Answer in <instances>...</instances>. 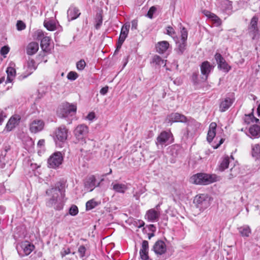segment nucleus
Listing matches in <instances>:
<instances>
[{
  "mask_svg": "<svg viewBox=\"0 0 260 260\" xmlns=\"http://www.w3.org/2000/svg\"><path fill=\"white\" fill-rule=\"evenodd\" d=\"M6 117V115L3 111H0V125L2 124L4 119Z\"/></svg>",
  "mask_w": 260,
  "mask_h": 260,
  "instance_id": "nucleus-57",
  "label": "nucleus"
},
{
  "mask_svg": "<svg viewBox=\"0 0 260 260\" xmlns=\"http://www.w3.org/2000/svg\"><path fill=\"white\" fill-rule=\"evenodd\" d=\"M71 253L70 248H63L61 251H60V255L62 257H63L66 255L69 254Z\"/></svg>",
  "mask_w": 260,
  "mask_h": 260,
  "instance_id": "nucleus-54",
  "label": "nucleus"
},
{
  "mask_svg": "<svg viewBox=\"0 0 260 260\" xmlns=\"http://www.w3.org/2000/svg\"><path fill=\"white\" fill-rule=\"evenodd\" d=\"M148 229L150 231L153 233L156 231V228L153 224H149L148 225Z\"/></svg>",
  "mask_w": 260,
  "mask_h": 260,
  "instance_id": "nucleus-63",
  "label": "nucleus"
},
{
  "mask_svg": "<svg viewBox=\"0 0 260 260\" xmlns=\"http://www.w3.org/2000/svg\"><path fill=\"white\" fill-rule=\"evenodd\" d=\"M217 26H219L221 24V19L214 13L211 15L210 18Z\"/></svg>",
  "mask_w": 260,
  "mask_h": 260,
  "instance_id": "nucleus-47",
  "label": "nucleus"
},
{
  "mask_svg": "<svg viewBox=\"0 0 260 260\" xmlns=\"http://www.w3.org/2000/svg\"><path fill=\"white\" fill-rule=\"evenodd\" d=\"M217 177L214 174L206 173H197L192 176L190 178V182L195 184L207 185L216 182Z\"/></svg>",
  "mask_w": 260,
  "mask_h": 260,
  "instance_id": "nucleus-2",
  "label": "nucleus"
},
{
  "mask_svg": "<svg viewBox=\"0 0 260 260\" xmlns=\"http://www.w3.org/2000/svg\"><path fill=\"white\" fill-rule=\"evenodd\" d=\"M152 62L153 64H155V66H166L165 61L164 59H162L161 58L157 55L153 56Z\"/></svg>",
  "mask_w": 260,
  "mask_h": 260,
  "instance_id": "nucleus-35",
  "label": "nucleus"
},
{
  "mask_svg": "<svg viewBox=\"0 0 260 260\" xmlns=\"http://www.w3.org/2000/svg\"><path fill=\"white\" fill-rule=\"evenodd\" d=\"M224 139H221L219 142V143L216 145H213L212 147L214 148V149H217L224 142Z\"/></svg>",
  "mask_w": 260,
  "mask_h": 260,
  "instance_id": "nucleus-62",
  "label": "nucleus"
},
{
  "mask_svg": "<svg viewBox=\"0 0 260 260\" xmlns=\"http://www.w3.org/2000/svg\"><path fill=\"white\" fill-rule=\"evenodd\" d=\"M203 13H204V14L205 16H206L209 18H210V17H211V15H212V14H213V13H211L210 11H208L207 10H204L203 11Z\"/></svg>",
  "mask_w": 260,
  "mask_h": 260,
  "instance_id": "nucleus-61",
  "label": "nucleus"
},
{
  "mask_svg": "<svg viewBox=\"0 0 260 260\" xmlns=\"http://www.w3.org/2000/svg\"><path fill=\"white\" fill-rule=\"evenodd\" d=\"M229 165V158L228 156H225L222 158L221 162L219 166V170L220 171H223L228 168Z\"/></svg>",
  "mask_w": 260,
  "mask_h": 260,
  "instance_id": "nucleus-37",
  "label": "nucleus"
},
{
  "mask_svg": "<svg viewBox=\"0 0 260 260\" xmlns=\"http://www.w3.org/2000/svg\"><path fill=\"white\" fill-rule=\"evenodd\" d=\"M160 216V212L156 211L154 209L148 210L145 214V218L148 221L155 222L157 221Z\"/></svg>",
  "mask_w": 260,
  "mask_h": 260,
  "instance_id": "nucleus-16",
  "label": "nucleus"
},
{
  "mask_svg": "<svg viewBox=\"0 0 260 260\" xmlns=\"http://www.w3.org/2000/svg\"><path fill=\"white\" fill-rule=\"evenodd\" d=\"M63 157L60 152H55L48 159V167L50 168L56 169L62 162Z\"/></svg>",
  "mask_w": 260,
  "mask_h": 260,
  "instance_id": "nucleus-7",
  "label": "nucleus"
},
{
  "mask_svg": "<svg viewBox=\"0 0 260 260\" xmlns=\"http://www.w3.org/2000/svg\"><path fill=\"white\" fill-rule=\"evenodd\" d=\"M198 208L206 209L209 205V198L207 194H200L197 195L193 201Z\"/></svg>",
  "mask_w": 260,
  "mask_h": 260,
  "instance_id": "nucleus-8",
  "label": "nucleus"
},
{
  "mask_svg": "<svg viewBox=\"0 0 260 260\" xmlns=\"http://www.w3.org/2000/svg\"><path fill=\"white\" fill-rule=\"evenodd\" d=\"M258 21V17L255 15L251 19L250 24L248 25V29H256L258 28L257 23Z\"/></svg>",
  "mask_w": 260,
  "mask_h": 260,
  "instance_id": "nucleus-38",
  "label": "nucleus"
},
{
  "mask_svg": "<svg viewBox=\"0 0 260 260\" xmlns=\"http://www.w3.org/2000/svg\"><path fill=\"white\" fill-rule=\"evenodd\" d=\"M246 116H247L248 118L245 119V121L247 123H249L250 122L257 123L259 121V119L255 118L252 113L246 115Z\"/></svg>",
  "mask_w": 260,
  "mask_h": 260,
  "instance_id": "nucleus-42",
  "label": "nucleus"
},
{
  "mask_svg": "<svg viewBox=\"0 0 260 260\" xmlns=\"http://www.w3.org/2000/svg\"><path fill=\"white\" fill-rule=\"evenodd\" d=\"M44 126V122L43 120L36 119L33 120L29 125V129L31 133H37L41 131Z\"/></svg>",
  "mask_w": 260,
  "mask_h": 260,
  "instance_id": "nucleus-15",
  "label": "nucleus"
},
{
  "mask_svg": "<svg viewBox=\"0 0 260 260\" xmlns=\"http://www.w3.org/2000/svg\"><path fill=\"white\" fill-rule=\"evenodd\" d=\"M9 51L10 48L8 46H5L1 48L0 52L1 55L5 57L6 55L9 53Z\"/></svg>",
  "mask_w": 260,
  "mask_h": 260,
  "instance_id": "nucleus-52",
  "label": "nucleus"
},
{
  "mask_svg": "<svg viewBox=\"0 0 260 260\" xmlns=\"http://www.w3.org/2000/svg\"><path fill=\"white\" fill-rule=\"evenodd\" d=\"M199 73L198 72L193 73L191 76V81L193 82L194 84H197L199 83Z\"/></svg>",
  "mask_w": 260,
  "mask_h": 260,
  "instance_id": "nucleus-51",
  "label": "nucleus"
},
{
  "mask_svg": "<svg viewBox=\"0 0 260 260\" xmlns=\"http://www.w3.org/2000/svg\"><path fill=\"white\" fill-rule=\"evenodd\" d=\"M16 27L18 30H22L26 28L25 24L21 20H18L17 22Z\"/></svg>",
  "mask_w": 260,
  "mask_h": 260,
  "instance_id": "nucleus-49",
  "label": "nucleus"
},
{
  "mask_svg": "<svg viewBox=\"0 0 260 260\" xmlns=\"http://www.w3.org/2000/svg\"><path fill=\"white\" fill-rule=\"evenodd\" d=\"M84 146L80 149L81 152L83 151H90L93 150V149L95 147L96 142L95 141L92 139H84V141H83L81 142Z\"/></svg>",
  "mask_w": 260,
  "mask_h": 260,
  "instance_id": "nucleus-19",
  "label": "nucleus"
},
{
  "mask_svg": "<svg viewBox=\"0 0 260 260\" xmlns=\"http://www.w3.org/2000/svg\"><path fill=\"white\" fill-rule=\"evenodd\" d=\"M95 20L96 22L95 27L96 29H98L101 27L103 22V17L101 12L96 14Z\"/></svg>",
  "mask_w": 260,
  "mask_h": 260,
  "instance_id": "nucleus-40",
  "label": "nucleus"
},
{
  "mask_svg": "<svg viewBox=\"0 0 260 260\" xmlns=\"http://www.w3.org/2000/svg\"><path fill=\"white\" fill-rule=\"evenodd\" d=\"M108 89H109V87L108 86H106L103 87L100 90V93L102 95H106L108 91Z\"/></svg>",
  "mask_w": 260,
  "mask_h": 260,
  "instance_id": "nucleus-55",
  "label": "nucleus"
},
{
  "mask_svg": "<svg viewBox=\"0 0 260 260\" xmlns=\"http://www.w3.org/2000/svg\"><path fill=\"white\" fill-rule=\"evenodd\" d=\"M129 27L130 24L129 23H126L122 26L119 37V39L121 42L122 41H125L128 35Z\"/></svg>",
  "mask_w": 260,
  "mask_h": 260,
  "instance_id": "nucleus-26",
  "label": "nucleus"
},
{
  "mask_svg": "<svg viewBox=\"0 0 260 260\" xmlns=\"http://www.w3.org/2000/svg\"><path fill=\"white\" fill-rule=\"evenodd\" d=\"M88 132V127L84 124H81L78 125L75 128L74 133L78 142H82L86 139Z\"/></svg>",
  "mask_w": 260,
  "mask_h": 260,
  "instance_id": "nucleus-6",
  "label": "nucleus"
},
{
  "mask_svg": "<svg viewBox=\"0 0 260 260\" xmlns=\"http://www.w3.org/2000/svg\"><path fill=\"white\" fill-rule=\"evenodd\" d=\"M101 204L100 202L95 201L94 199H91L87 201L86 203V210H90Z\"/></svg>",
  "mask_w": 260,
  "mask_h": 260,
  "instance_id": "nucleus-34",
  "label": "nucleus"
},
{
  "mask_svg": "<svg viewBox=\"0 0 260 260\" xmlns=\"http://www.w3.org/2000/svg\"><path fill=\"white\" fill-rule=\"evenodd\" d=\"M39 50V44L35 42L29 43L26 47V53L29 55L35 54Z\"/></svg>",
  "mask_w": 260,
  "mask_h": 260,
  "instance_id": "nucleus-25",
  "label": "nucleus"
},
{
  "mask_svg": "<svg viewBox=\"0 0 260 260\" xmlns=\"http://www.w3.org/2000/svg\"><path fill=\"white\" fill-rule=\"evenodd\" d=\"M138 26V21L137 20H133L132 21V27L131 29L132 30L133 29H136L137 28Z\"/></svg>",
  "mask_w": 260,
  "mask_h": 260,
  "instance_id": "nucleus-58",
  "label": "nucleus"
},
{
  "mask_svg": "<svg viewBox=\"0 0 260 260\" xmlns=\"http://www.w3.org/2000/svg\"><path fill=\"white\" fill-rule=\"evenodd\" d=\"M248 34L251 37L252 40H254L257 38H259V29L258 28L256 29H248Z\"/></svg>",
  "mask_w": 260,
  "mask_h": 260,
  "instance_id": "nucleus-41",
  "label": "nucleus"
},
{
  "mask_svg": "<svg viewBox=\"0 0 260 260\" xmlns=\"http://www.w3.org/2000/svg\"><path fill=\"white\" fill-rule=\"evenodd\" d=\"M44 26L50 31H52L56 29L55 24L52 21L44 22Z\"/></svg>",
  "mask_w": 260,
  "mask_h": 260,
  "instance_id": "nucleus-43",
  "label": "nucleus"
},
{
  "mask_svg": "<svg viewBox=\"0 0 260 260\" xmlns=\"http://www.w3.org/2000/svg\"><path fill=\"white\" fill-rule=\"evenodd\" d=\"M156 10L157 9L156 8V7H155L154 6L151 7L149 9V11H148V13L147 14V16L148 18H149L150 19H152L153 18V15L155 13V12L156 11Z\"/></svg>",
  "mask_w": 260,
  "mask_h": 260,
  "instance_id": "nucleus-50",
  "label": "nucleus"
},
{
  "mask_svg": "<svg viewBox=\"0 0 260 260\" xmlns=\"http://www.w3.org/2000/svg\"><path fill=\"white\" fill-rule=\"evenodd\" d=\"M214 68V67L208 61H204L201 63L200 69L202 77L201 78L202 81H206L207 80L209 74L213 70Z\"/></svg>",
  "mask_w": 260,
  "mask_h": 260,
  "instance_id": "nucleus-10",
  "label": "nucleus"
},
{
  "mask_svg": "<svg viewBox=\"0 0 260 260\" xmlns=\"http://www.w3.org/2000/svg\"><path fill=\"white\" fill-rule=\"evenodd\" d=\"M235 101V93H227L225 97L219 100V111L220 112H225L232 106Z\"/></svg>",
  "mask_w": 260,
  "mask_h": 260,
  "instance_id": "nucleus-5",
  "label": "nucleus"
},
{
  "mask_svg": "<svg viewBox=\"0 0 260 260\" xmlns=\"http://www.w3.org/2000/svg\"><path fill=\"white\" fill-rule=\"evenodd\" d=\"M21 247L25 255H29L35 248V246L28 242L23 243Z\"/></svg>",
  "mask_w": 260,
  "mask_h": 260,
  "instance_id": "nucleus-28",
  "label": "nucleus"
},
{
  "mask_svg": "<svg viewBox=\"0 0 260 260\" xmlns=\"http://www.w3.org/2000/svg\"><path fill=\"white\" fill-rule=\"evenodd\" d=\"M36 34L37 36V38L38 39H41L43 38L44 36V33L42 30H38L36 32Z\"/></svg>",
  "mask_w": 260,
  "mask_h": 260,
  "instance_id": "nucleus-60",
  "label": "nucleus"
},
{
  "mask_svg": "<svg viewBox=\"0 0 260 260\" xmlns=\"http://www.w3.org/2000/svg\"><path fill=\"white\" fill-rule=\"evenodd\" d=\"M216 126L217 125L215 122H211L209 125L207 136V140L209 143L212 141L216 135Z\"/></svg>",
  "mask_w": 260,
  "mask_h": 260,
  "instance_id": "nucleus-23",
  "label": "nucleus"
},
{
  "mask_svg": "<svg viewBox=\"0 0 260 260\" xmlns=\"http://www.w3.org/2000/svg\"><path fill=\"white\" fill-rule=\"evenodd\" d=\"M86 248L84 245H81L79 247L78 252L79 253L80 257L83 258L85 256Z\"/></svg>",
  "mask_w": 260,
  "mask_h": 260,
  "instance_id": "nucleus-48",
  "label": "nucleus"
},
{
  "mask_svg": "<svg viewBox=\"0 0 260 260\" xmlns=\"http://www.w3.org/2000/svg\"><path fill=\"white\" fill-rule=\"evenodd\" d=\"M68 130L64 126H60L56 129L54 133V140L61 142H64L68 137Z\"/></svg>",
  "mask_w": 260,
  "mask_h": 260,
  "instance_id": "nucleus-11",
  "label": "nucleus"
},
{
  "mask_svg": "<svg viewBox=\"0 0 260 260\" xmlns=\"http://www.w3.org/2000/svg\"><path fill=\"white\" fill-rule=\"evenodd\" d=\"M180 33H181V41L182 42H186L188 37V32L187 29L180 24Z\"/></svg>",
  "mask_w": 260,
  "mask_h": 260,
  "instance_id": "nucleus-39",
  "label": "nucleus"
},
{
  "mask_svg": "<svg viewBox=\"0 0 260 260\" xmlns=\"http://www.w3.org/2000/svg\"><path fill=\"white\" fill-rule=\"evenodd\" d=\"M86 62L83 59H81L76 63V67L78 70L82 71L86 66Z\"/></svg>",
  "mask_w": 260,
  "mask_h": 260,
  "instance_id": "nucleus-44",
  "label": "nucleus"
},
{
  "mask_svg": "<svg viewBox=\"0 0 260 260\" xmlns=\"http://www.w3.org/2000/svg\"><path fill=\"white\" fill-rule=\"evenodd\" d=\"M214 57L217 63L218 68L225 73L229 72L231 69V67L228 64L222 55L220 53H216Z\"/></svg>",
  "mask_w": 260,
  "mask_h": 260,
  "instance_id": "nucleus-12",
  "label": "nucleus"
},
{
  "mask_svg": "<svg viewBox=\"0 0 260 260\" xmlns=\"http://www.w3.org/2000/svg\"><path fill=\"white\" fill-rule=\"evenodd\" d=\"M252 156L256 159L260 158V145L255 144L252 148Z\"/></svg>",
  "mask_w": 260,
  "mask_h": 260,
  "instance_id": "nucleus-36",
  "label": "nucleus"
},
{
  "mask_svg": "<svg viewBox=\"0 0 260 260\" xmlns=\"http://www.w3.org/2000/svg\"><path fill=\"white\" fill-rule=\"evenodd\" d=\"M67 14L69 21H72L77 19L81 13L77 8L72 6L68 9Z\"/></svg>",
  "mask_w": 260,
  "mask_h": 260,
  "instance_id": "nucleus-20",
  "label": "nucleus"
},
{
  "mask_svg": "<svg viewBox=\"0 0 260 260\" xmlns=\"http://www.w3.org/2000/svg\"><path fill=\"white\" fill-rule=\"evenodd\" d=\"M238 230L241 235L243 237H248L251 233L250 228L247 225H244L239 228Z\"/></svg>",
  "mask_w": 260,
  "mask_h": 260,
  "instance_id": "nucleus-31",
  "label": "nucleus"
},
{
  "mask_svg": "<svg viewBox=\"0 0 260 260\" xmlns=\"http://www.w3.org/2000/svg\"><path fill=\"white\" fill-rule=\"evenodd\" d=\"M84 187L89 191H92L95 187L100 185V182H97L94 175L87 177L84 180Z\"/></svg>",
  "mask_w": 260,
  "mask_h": 260,
  "instance_id": "nucleus-14",
  "label": "nucleus"
},
{
  "mask_svg": "<svg viewBox=\"0 0 260 260\" xmlns=\"http://www.w3.org/2000/svg\"><path fill=\"white\" fill-rule=\"evenodd\" d=\"M7 77L6 83H11L13 81L16 76V70L12 67H9L6 70Z\"/></svg>",
  "mask_w": 260,
  "mask_h": 260,
  "instance_id": "nucleus-27",
  "label": "nucleus"
},
{
  "mask_svg": "<svg viewBox=\"0 0 260 260\" xmlns=\"http://www.w3.org/2000/svg\"><path fill=\"white\" fill-rule=\"evenodd\" d=\"M77 111L76 105L69 103H62L59 108L57 112L61 117H67L69 116H73Z\"/></svg>",
  "mask_w": 260,
  "mask_h": 260,
  "instance_id": "nucleus-4",
  "label": "nucleus"
},
{
  "mask_svg": "<svg viewBox=\"0 0 260 260\" xmlns=\"http://www.w3.org/2000/svg\"><path fill=\"white\" fill-rule=\"evenodd\" d=\"M249 135L248 136L252 139L260 137V126L257 124H253L249 128Z\"/></svg>",
  "mask_w": 260,
  "mask_h": 260,
  "instance_id": "nucleus-22",
  "label": "nucleus"
},
{
  "mask_svg": "<svg viewBox=\"0 0 260 260\" xmlns=\"http://www.w3.org/2000/svg\"><path fill=\"white\" fill-rule=\"evenodd\" d=\"M219 8L223 13L231 14L233 9L232 2L229 0H222L220 3Z\"/></svg>",
  "mask_w": 260,
  "mask_h": 260,
  "instance_id": "nucleus-17",
  "label": "nucleus"
},
{
  "mask_svg": "<svg viewBox=\"0 0 260 260\" xmlns=\"http://www.w3.org/2000/svg\"><path fill=\"white\" fill-rule=\"evenodd\" d=\"M94 118H95V114L93 112L89 113L86 117V119L90 121H92Z\"/></svg>",
  "mask_w": 260,
  "mask_h": 260,
  "instance_id": "nucleus-59",
  "label": "nucleus"
},
{
  "mask_svg": "<svg viewBox=\"0 0 260 260\" xmlns=\"http://www.w3.org/2000/svg\"><path fill=\"white\" fill-rule=\"evenodd\" d=\"M138 223L137 224V226L138 228H141L145 225V222L143 220H138Z\"/></svg>",
  "mask_w": 260,
  "mask_h": 260,
  "instance_id": "nucleus-64",
  "label": "nucleus"
},
{
  "mask_svg": "<svg viewBox=\"0 0 260 260\" xmlns=\"http://www.w3.org/2000/svg\"><path fill=\"white\" fill-rule=\"evenodd\" d=\"M124 41H122L121 42L120 41V40L118 39V43L117 45V48L116 50L115 51L114 54L117 53L118 52L119 50L121 48V47Z\"/></svg>",
  "mask_w": 260,
  "mask_h": 260,
  "instance_id": "nucleus-56",
  "label": "nucleus"
},
{
  "mask_svg": "<svg viewBox=\"0 0 260 260\" xmlns=\"http://www.w3.org/2000/svg\"><path fill=\"white\" fill-rule=\"evenodd\" d=\"M166 121L168 123H171L174 122L185 123H187L188 126L197 122L194 119L191 117L187 118L185 115L177 112L172 113L168 115L167 117Z\"/></svg>",
  "mask_w": 260,
  "mask_h": 260,
  "instance_id": "nucleus-3",
  "label": "nucleus"
},
{
  "mask_svg": "<svg viewBox=\"0 0 260 260\" xmlns=\"http://www.w3.org/2000/svg\"><path fill=\"white\" fill-rule=\"evenodd\" d=\"M51 39L49 37H43L41 40V47L44 52L50 53L51 48L50 47Z\"/></svg>",
  "mask_w": 260,
  "mask_h": 260,
  "instance_id": "nucleus-21",
  "label": "nucleus"
},
{
  "mask_svg": "<svg viewBox=\"0 0 260 260\" xmlns=\"http://www.w3.org/2000/svg\"><path fill=\"white\" fill-rule=\"evenodd\" d=\"M79 210L77 206L73 205L69 209V213L72 216H76L78 213Z\"/></svg>",
  "mask_w": 260,
  "mask_h": 260,
  "instance_id": "nucleus-46",
  "label": "nucleus"
},
{
  "mask_svg": "<svg viewBox=\"0 0 260 260\" xmlns=\"http://www.w3.org/2000/svg\"><path fill=\"white\" fill-rule=\"evenodd\" d=\"M17 122V119L16 118L13 117H11L6 126L7 131L9 132L12 131L14 127H15Z\"/></svg>",
  "mask_w": 260,
  "mask_h": 260,
  "instance_id": "nucleus-30",
  "label": "nucleus"
},
{
  "mask_svg": "<svg viewBox=\"0 0 260 260\" xmlns=\"http://www.w3.org/2000/svg\"><path fill=\"white\" fill-rule=\"evenodd\" d=\"M78 77V74L74 71L70 72L67 75V78L71 81L75 80Z\"/></svg>",
  "mask_w": 260,
  "mask_h": 260,
  "instance_id": "nucleus-45",
  "label": "nucleus"
},
{
  "mask_svg": "<svg viewBox=\"0 0 260 260\" xmlns=\"http://www.w3.org/2000/svg\"><path fill=\"white\" fill-rule=\"evenodd\" d=\"M171 137H172V134L170 132H162L157 137L155 142L156 145L157 147L160 145L162 147L164 145H168L172 142V141L170 140Z\"/></svg>",
  "mask_w": 260,
  "mask_h": 260,
  "instance_id": "nucleus-9",
  "label": "nucleus"
},
{
  "mask_svg": "<svg viewBox=\"0 0 260 260\" xmlns=\"http://www.w3.org/2000/svg\"><path fill=\"white\" fill-rule=\"evenodd\" d=\"M169 46V43L166 41L159 42L156 45V51L160 54H162L167 50Z\"/></svg>",
  "mask_w": 260,
  "mask_h": 260,
  "instance_id": "nucleus-24",
  "label": "nucleus"
},
{
  "mask_svg": "<svg viewBox=\"0 0 260 260\" xmlns=\"http://www.w3.org/2000/svg\"><path fill=\"white\" fill-rule=\"evenodd\" d=\"M166 34L170 36H173L176 34L174 28L171 26H168L166 27Z\"/></svg>",
  "mask_w": 260,
  "mask_h": 260,
  "instance_id": "nucleus-53",
  "label": "nucleus"
},
{
  "mask_svg": "<svg viewBox=\"0 0 260 260\" xmlns=\"http://www.w3.org/2000/svg\"><path fill=\"white\" fill-rule=\"evenodd\" d=\"M27 69L29 71V73L24 76V78L27 77L28 75H30L36 69L37 67L36 66L35 61L33 59L28 60L27 64Z\"/></svg>",
  "mask_w": 260,
  "mask_h": 260,
  "instance_id": "nucleus-33",
  "label": "nucleus"
},
{
  "mask_svg": "<svg viewBox=\"0 0 260 260\" xmlns=\"http://www.w3.org/2000/svg\"><path fill=\"white\" fill-rule=\"evenodd\" d=\"M113 189L117 192L124 193L127 189L126 186L121 183H112Z\"/></svg>",
  "mask_w": 260,
  "mask_h": 260,
  "instance_id": "nucleus-29",
  "label": "nucleus"
},
{
  "mask_svg": "<svg viewBox=\"0 0 260 260\" xmlns=\"http://www.w3.org/2000/svg\"><path fill=\"white\" fill-rule=\"evenodd\" d=\"M64 185L60 182H57L55 186L46 191V194L50 198L46 202L48 207H53L56 210H61L64 206L63 198L65 196Z\"/></svg>",
  "mask_w": 260,
  "mask_h": 260,
  "instance_id": "nucleus-1",
  "label": "nucleus"
},
{
  "mask_svg": "<svg viewBox=\"0 0 260 260\" xmlns=\"http://www.w3.org/2000/svg\"><path fill=\"white\" fill-rule=\"evenodd\" d=\"M186 42L181 41V42H178L177 48L176 49L177 54L179 55H182L186 49Z\"/></svg>",
  "mask_w": 260,
  "mask_h": 260,
  "instance_id": "nucleus-32",
  "label": "nucleus"
},
{
  "mask_svg": "<svg viewBox=\"0 0 260 260\" xmlns=\"http://www.w3.org/2000/svg\"><path fill=\"white\" fill-rule=\"evenodd\" d=\"M149 244L146 240H144L142 243L141 248L140 250V256L142 260H147L148 256Z\"/></svg>",
  "mask_w": 260,
  "mask_h": 260,
  "instance_id": "nucleus-18",
  "label": "nucleus"
},
{
  "mask_svg": "<svg viewBox=\"0 0 260 260\" xmlns=\"http://www.w3.org/2000/svg\"><path fill=\"white\" fill-rule=\"evenodd\" d=\"M152 250L157 255H161L167 251L166 243L161 240H157L154 244Z\"/></svg>",
  "mask_w": 260,
  "mask_h": 260,
  "instance_id": "nucleus-13",
  "label": "nucleus"
}]
</instances>
